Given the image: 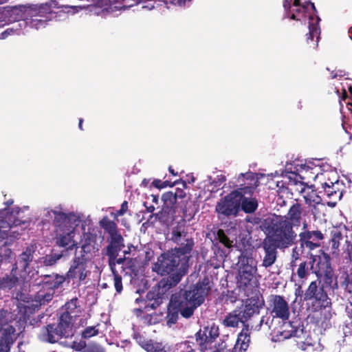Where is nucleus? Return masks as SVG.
<instances>
[{"mask_svg": "<svg viewBox=\"0 0 352 352\" xmlns=\"http://www.w3.org/2000/svg\"><path fill=\"white\" fill-rule=\"evenodd\" d=\"M180 261L179 256L175 253H167L162 254L154 264L153 271L161 275H168L166 278L161 280L158 284L153 287L146 295V300L136 298L135 303H144V307L135 309L137 315L151 309H155L162 302L165 297L166 292L173 286L177 285L184 275L183 271L178 268Z\"/></svg>", "mask_w": 352, "mask_h": 352, "instance_id": "nucleus-1", "label": "nucleus"}, {"mask_svg": "<svg viewBox=\"0 0 352 352\" xmlns=\"http://www.w3.org/2000/svg\"><path fill=\"white\" fill-rule=\"evenodd\" d=\"M65 278L58 274L45 275L42 280L41 288L36 291L35 295L25 294H17V305L23 316H29L39 307L49 302L53 298L54 290L65 281Z\"/></svg>", "mask_w": 352, "mask_h": 352, "instance_id": "nucleus-2", "label": "nucleus"}, {"mask_svg": "<svg viewBox=\"0 0 352 352\" xmlns=\"http://www.w3.org/2000/svg\"><path fill=\"white\" fill-rule=\"evenodd\" d=\"M261 227L266 234L265 241L279 249L292 245L296 238L292 225L285 217L269 216L264 219Z\"/></svg>", "mask_w": 352, "mask_h": 352, "instance_id": "nucleus-3", "label": "nucleus"}, {"mask_svg": "<svg viewBox=\"0 0 352 352\" xmlns=\"http://www.w3.org/2000/svg\"><path fill=\"white\" fill-rule=\"evenodd\" d=\"M283 6L286 10H289L290 19L298 21L308 19L307 42L310 47L316 48L320 38V29L318 25L320 18L314 5L307 1L301 3L300 0H285Z\"/></svg>", "mask_w": 352, "mask_h": 352, "instance_id": "nucleus-4", "label": "nucleus"}, {"mask_svg": "<svg viewBox=\"0 0 352 352\" xmlns=\"http://www.w3.org/2000/svg\"><path fill=\"white\" fill-rule=\"evenodd\" d=\"M96 235L89 230L84 232L82 238V250L80 256H76L67 273V278L83 282L89 273L87 264L98 248L96 246Z\"/></svg>", "mask_w": 352, "mask_h": 352, "instance_id": "nucleus-5", "label": "nucleus"}, {"mask_svg": "<svg viewBox=\"0 0 352 352\" xmlns=\"http://www.w3.org/2000/svg\"><path fill=\"white\" fill-rule=\"evenodd\" d=\"M54 3L43 4L41 6L31 5V8L37 10V13L28 16L25 21L19 22L14 27L7 29L3 34V38L12 34H19L21 31L28 32V28L39 30L44 28L48 21L52 19V11L51 7Z\"/></svg>", "mask_w": 352, "mask_h": 352, "instance_id": "nucleus-6", "label": "nucleus"}, {"mask_svg": "<svg viewBox=\"0 0 352 352\" xmlns=\"http://www.w3.org/2000/svg\"><path fill=\"white\" fill-rule=\"evenodd\" d=\"M210 289V281L208 278H204L193 288L185 292L178 305L182 316L186 318H190L194 310L204 302Z\"/></svg>", "mask_w": 352, "mask_h": 352, "instance_id": "nucleus-7", "label": "nucleus"}, {"mask_svg": "<svg viewBox=\"0 0 352 352\" xmlns=\"http://www.w3.org/2000/svg\"><path fill=\"white\" fill-rule=\"evenodd\" d=\"M72 316L69 312L63 314L57 326L54 324L43 327L38 335L41 341L54 343L63 337L68 338L74 334Z\"/></svg>", "mask_w": 352, "mask_h": 352, "instance_id": "nucleus-8", "label": "nucleus"}, {"mask_svg": "<svg viewBox=\"0 0 352 352\" xmlns=\"http://www.w3.org/2000/svg\"><path fill=\"white\" fill-rule=\"evenodd\" d=\"M298 173H295L296 181L298 178L306 180L313 179L318 181V183H322L325 179H331L333 182L337 179V173L331 169L328 165L321 166L320 162L317 161V164L314 162H308L305 164H300L296 167ZM327 184V183H324Z\"/></svg>", "mask_w": 352, "mask_h": 352, "instance_id": "nucleus-9", "label": "nucleus"}, {"mask_svg": "<svg viewBox=\"0 0 352 352\" xmlns=\"http://www.w3.org/2000/svg\"><path fill=\"white\" fill-rule=\"evenodd\" d=\"M281 175L289 179L290 184L293 186L292 190L300 194L305 202L310 207L316 208L321 203V198L314 189L313 186H308L304 182H297V175L294 172H282Z\"/></svg>", "mask_w": 352, "mask_h": 352, "instance_id": "nucleus-10", "label": "nucleus"}, {"mask_svg": "<svg viewBox=\"0 0 352 352\" xmlns=\"http://www.w3.org/2000/svg\"><path fill=\"white\" fill-rule=\"evenodd\" d=\"M243 190H248V193L250 194L252 192V188L250 186L239 188L231 192L217 203V212L226 216L236 214L240 208Z\"/></svg>", "mask_w": 352, "mask_h": 352, "instance_id": "nucleus-11", "label": "nucleus"}, {"mask_svg": "<svg viewBox=\"0 0 352 352\" xmlns=\"http://www.w3.org/2000/svg\"><path fill=\"white\" fill-rule=\"evenodd\" d=\"M14 319L12 313L0 310V352H8L16 338L15 329L10 324Z\"/></svg>", "mask_w": 352, "mask_h": 352, "instance_id": "nucleus-12", "label": "nucleus"}, {"mask_svg": "<svg viewBox=\"0 0 352 352\" xmlns=\"http://www.w3.org/2000/svg\"><path fill=\"white\" fill-rule=\"evenodd\" d=\"M77 219L74 222H69L68 223H63L58 224L56 228L57 235V243L62 247L72 248L76 245V242L74 240L75 229L80 221L81 216L77 213L76 214Z\"/></svg>", "mask_w": 352, "mask_h": 352, "instance_id": "nucleus-13", "label": "nucleus"}, {"mask_svg": "<svg viewBox=\"0 0 352 352\" xmlns=\"http://www.w3.org/2000/svg\"><path fill=\"white\" fill-rule=\"evenodd\" d=\"M273 319L270 316H264L261 318L259 323L254 327L253 326L245 324L241 332L238 336L236 342L232 349V352H245L249 346L250 342V332L252 329L258 331L261 325L264 323L269 329H271Z\"/></svg>", "mask_w": 352, "mask_h": 352, "instance_id": "nucleus-14", "label": "nucleus"}, {"mask_svg": "<svg viewBox=\"0 0 352 352\" xmlns=\"http://www.w3.org/2000/svg\"><path fill=\"white\" fill-rule=\"evenodd\" d=\"M219 336L217 327L205 328L196 334V340L201 352H219L213 344L214 340Z\"/></svg>", "mask_w": 352, "mask_h": 352, "instance_id": "nucleus-15", "label": "nucleus"}, {"mask_svg": "<svg viewBox=\"0 0 352 352\" xmlns=\"http://www.w3.org/2000/svg\"><path fill=\"white\" fill-rule=\"evenodd\" d=\"M37 10L31 8V5H19L12 7H6L4 10V15L8 21H25L28 16L36 14Z\"/></svg>", "mask_w": 352, "mask_h": 352, "instance_id": "nucleus-16", "label": "nucleus"}, {"mask_svg": "<svg viewBox=\"0 0 352 352\" xmlns=\"http://www.w3.org/2000/svg\"><path fill=\"white\" fill-rule=\"evenodd\" d=\"M269 310L272 318H278L283 320L289 317V308L287 301L280 296L272 297Z\"/></svg>", "mask_w": 352, "mask_h": 352, "instance_id": "nucleus-17", "label": "nucleus"}, {"mask_svg": "<svg viewBox=\"0 0 352 352\" xmlns=\"http://www.w3.org/2000/svg\"><path fill=\"white\" fill-rule=\"evenodd\" d=\"M307 213V210L300 204L297 203L290 207L287 215L285 217L291 223L292 226H300L302 223L304 229H305L307 226L305 220Z\"/></svg>", "mask_w": 352, "mask_h": 352, "instance_id": "nucleus-18", "label": "nucleus"}, {"mask_svg": "<svg viewBox=\"0 0 352 352\" xmlns=\"http://www.w3.org/2000/svg\"><path fill=\"white\" fill-rule=\"evenodd\" d=\"M77 213H69L65 214L60 210L54 209H45L44 216L47 219H54V223L56 228L58 227V224H62L64 222L68 223L69 222H74L77 217L76 214Z\"/></svg>", "mask_w": 352, "mask_h": 352, "instance_id": "nucleus-19", "label": "nucleus"}, {"mask_svg": "<svg viewBox=\"0 0 352 352\" xmlns=\"http://www.w3.org/2000/svg\"><path fill=\"white\" fill-rule=\"evenodd\" d=\"M21 279H25V274L19 272L17 267H13L10 274L0 279V288L11 289L15 287Z\"/></svg>", "mask_w": 352, "mask_h": 352, "instance_id": "nucleus-20", "label": "nucleus"}, {"mask_svg": "<svg viewBox=\"0 0 352 352\" xmlns=\"http://www.w3.org/2000/svg\"><path fill=\"white\" fill-rule=\"evenodd\" d=\"M256 272V267L250 264L247 261L246 263H243L241 261V265L239 269V283L241 285L247 286L254 277Z\"/></svg>", "mask_w": 352, "mask_h": 352, "instance_id": "nucleus-21", "label": "nucleus"}, {"mask_svg": "<svg viewBox=\"0 0 352 352\" xmlns=\"http://www.w3.org/2000/svg\"><path fill=\"white\" fill-rule=\"evenodd\" d=\"M122 236L120 235H116L114 239H112L111 243L107 247V254L109 257V265L112 271H113V267H115L116 258L122 246Z\"/></svg>", "mask_w": 352, "mask_h": 352, "instance_id": "nucleus-22", "label": "nucleus"}, {"mask_svg": "<svg viewBox=\"0 0 352 352\" xmlns=\"http://www.w3.org/2000/svg\"><path fill=\"white\" fill-rule=\"evenodd\" d=\"M36 248L34 245L28 246L25 250L20 255L19 261L14 267L16 266L18 270L19 267H20L21 269L20 272L25 274L29 263L32 261L33 254L35 252Z\"/></svg>", "mask_w": 352, "mask_h": 352, "instance_id": "nucleus-23", "label": "nucleus"}, {"mask_svg": "<svg viewBox=\"0 0 352 352\" xmlns=\"http://www.w3.org/2000/svg\"><path fill=\"white\" fill-rule=\"evenodd\" d=\"M134 338L147 352H167V350L161 343L155 342L152 340H145V339L139 334H135Z\"/></svg>", "mask_w": 352, "mask_h": 352, "instance_id": "nucleus-24", "label": "nucleus"}, {"mask_svg": "<svg viewBox=\"0 0 352 352\" xmlns=\"http://www.w3.org/2000/svg\"><path fill=\"white\" fill-rule=\"evenodd\" d=\"M263 248L265 251V256L263 257L262 265L265 267L272 266L276 260V249L272 243L264 240Z\"/></svg>", "mask_w": 352, "mask_h": 352, "instance_id": "nucleus-25", "label": "nucleus"}, {"mask_svg": "<svg viewBox=\"0 0 352 352\" xmlns=\"http://www.w3.org/2000/svg\"><path fill=\"white\" fill-rule=\"evenodd\" d=\"M323 183H327V184H324L322 183L319 184L321 185L322 188H323L324 192L329 197H338L339 199L341 197V192L337 188L339 185L338 175L336 181L333 182L331 179H325V180H323Z\"/></svg>", "mask_w": 352, "mask_h": 352, "instance_id": "nucleus-26", "label": "nucleus"}, {"mask_svg": "<svg viewBox=\"0 0 352 352\" xmlns=\"http://www.w3.org/2000/svg\"><path fill=\"white\" fill-rule=\"evenodd\" d=\"M252 191H254V188L252 186ZM253 192H252L250 194L248 193V190H243V198L241 201V205L242 210L247 212V213H251L253 212L257 208V201L252 198H250Z\"/></svg>", "mask_w": 352, "mask_h": 352, "instance_id": "nucleus-27", "label": "nucleus"}, {"mask_svg": "<svg viewBox=\"0 0 352 352\" xmlns=\"http://www.w3.org/2000/svg\"><path fill=\"white\" fill-rule=\"evenodd\" d=\"M107 327V323H98L95 326L87 327L82 332V337L85 339H89L100 333L104 334Z\"/></svg>", "mask_w": 352, "mask_h": 352, "instance_id": "nucleus-28", "label": "nucleus"}, {"mask_svg": "<svg viewBox=\"0 0 352 352\" xmlns=\"http://www.w3.org/2000/svg\"><path fill=\"white\" fill-rule=\"evenodd\" d=\"M242 312L240 310H234L230 313L223 320V324L227 327H235L240 322H244Z\"/></svg>", "mask_w": 352, "mask_h": 352, "instance_id": "nucleus-29", "label": "nucleus"}, {"mask_svg": "<svg viewBox=\"0 0 352 352\" xmlns=\"http://www.w3.org/2000/svg\"><path fill=\"white\" fill-rule=\"evenodd\" d=\"M226 180V176L221 174L217 175L214 178H212L211 176H208L207 180L205 182H208V190L211 192H215L218 190V189L223 185Z\"/></svg>", "mask_w": 352, "mask_h": 352, "instance_id": "nucleus-30", "label": "nucleus"}, {"mask_svg": "<svg viewBox=\"0 0 352 352\" xmlns=\"http://www.w3.org/2000/svg\"><path fill=\"white\" fill-rule=\"evenodd\" d=\"M259 306L256 305L254 300H250V302L246 304L242 312V316L244 320H247L248 318L252 316L254 314L258 312Z\"/></svg>", "mask_w": 352, "mask_h": 352, "instance_id": "nucleus-31", "label": "nucleus"}, {"mask_svg": "<svg viewBox=\"0 0 352 352\" xmlns=\"http://www.w3.org/2000/svg\"><path fill=\"white\" fill-rule=\"evenodd\" d=\"M100 225L111 234V239H114L116 235H118L116 223L110 221L107 217H104L100 221Z\"/></svg>", "mask_w": 352, "mask_h": 352, "instance_id": "nucleus-32", "label": "nucleus"}, {"mask_svg": "<svg viewBox=\"0 0 352 352\" xmlns=\"http://www.w3.org/2000/svg\"><path fill=\"white\" fill-rule=\"evenodd\" d=\"M300 239H310L311 241H320L323 239V234L320 231H305L299 234Z\"/></svg>", "mask_w": 352, "mask_h": 352, "instance_id": "nucleus-33", "label": "nucleus"}, {"mask_svg": "<svg viewBox=\"0 0 352 352\" xmlns=\"http://www.w3.org/2000/svg\"><path fill=\"white\" fill-rule=\"evenodd\" d=\"M243 178H245L248 180L254 182V184H252V183L248 184V186H252L254 188L253 185L255 186L258 185L257 184L258 177H257V175L254 173L248 172L245 173H241L238 177V182H240L241 180H242ZM246 187H248V186Z\"/></svg>", "mask_w": 352, "mask_h": 352, "instance_id": "nucleus-34", "label": "nucleus"}, {"mask_svg": "<svg viewBox=\"0 0 352 352\" xmlns=\"http://www.w3.org/2000/svg\"><path fill=\"white\" fill-rule=\"evenodd\" d=\"M317 290L318 287L315 281L311 282L305 294V299L309 300L313 298H318L316 296Z\"/></svg>", "mask_w": 352, "mask_h": 352, "instance_id": "nucleus-35", "label": "nucleus"}, {"mask_svg": "<svg viewBox=\"0 0 352 352\" xmlns=\"http://www.w3.org/2000/svg\"><path fill=\"white\" fill-rule=\"evenodd\" d=\"M166 207H172L176 201V196L171 192L164 193L162 197Z\"/></svg>", "mask_w": 352, "mask_h": 352, "instance_id": "nucleus-36", "label": "nucleus"}, {"mask_svg": "<svg viewBox=\"0 0 352 352\" xmlns=\"http://www.w3.org/2000/svg\"><path fill=\"white\" fill-rule=\"evenodd\" d=\"M217 239L219 242L221 243L227 248H230L232 246L233 241L230 240V239L226 235L223 230H219L217 234Z\"/></svg>", "mask_w": 352, "mask_h": 352, "instance_id": "nucleus-37", "label": "nucleus"}, {"mask_svg": "<svg viewBox=\"0 0 352 352\" xmlns=\"http://www.w3.org/2000/svg\"><path fill=\"white\" fill-rule=\"evenodd\" d=\"M18 224H19V221L15 219L12 214L7 215L5 221H0L1 228L11 227L12 225L17 226Z\"/></svg>", "mask_w": 352, "mask_h": 352, "instance_id": "nucleus-38", "label": "nucleus"}, {"mask_svg": "<svg viewBox=\"0 0 352 352\" xmlns=\"http://www.w3.org/2000/svg\"><path fill=\"white\" fill-rule=\"evenodd\" d=\"M60 257V254L47 255L42 258V262L46 266H51L54 265Z\"/></svg>", "mask_w": 352, "mask_h": 352, "instance_id": "nucleus-39", "label": "nucleus"}, {"mask_svg": "<svg viewBox=\"0 0 352 352\" xmlns=\"http://www.w3.org/2000/svg\"><path fill=\"white\" fill-rule=\"evenodd\" d=\"M177 350L179 352H194L193 343L184 342L177 345Z\"/></svg>", "mask_w": 352, "mask_h": 352, "instance_id": "nucleus-40", "label": "nucleus"}, {"mask_svg": "<svg viewBox=\"0 0 352 352\" xmlns=\"http://www.w3.org/2000/svg\"><path fill=\"white\" fill-rule=\"evenodd\" d=\"M311 267L315 272L320 271L321 267L320 266V256L317 255H311Z\"/></svg>", "mask_w": 352, "mask_h": 352, "instance_id": "nucleus-41", "label": "nucleus"}, {"mask_svg": "<svg viewBox=\"0 0 352 352\" xmlns=\"http://www.w3.org/2000/svg\"><path fill=\"white\" fill-rule=\"evenodd\" d=\"M84 352H105V349L99 344L91 343L87 346Z\"/></svg>", "mask_w": 352, "mask_h": 352, "instance_id": "nucleus-42", "label": "nucleus"}, {"mask_svg": "<svg viewBox=\"0 0 352 352\" xmlns=\"http://www.w3.org/2000/svg\"><path fill=\"white\" fill-rule=\"evenodd\" d=\"M302 244L310 250H314L320 246L319 241H311L310 239H300Z\"/></svg>", "mask_w": 352, "mask_h": 352, "instance_id": "nucleus-43", "label": "nucleus"}, {"mask_svg": "<svg viewBox=\"0 0 352 352\" xmlns=\"http://www.w3.org/2000/svg\"><path fill=\"white\" fill-rule=\"evenodd\" d=\"M128 209V204L126 201H124L120 210H117L115 212H111V216H113L115 219H117L118 217L123 215Z\"/></svg>", "mask_w": 352, "mask_h": 352, "instance_id": "nucleus-44", "label": "nucleus"}, {"mask_svg": "<svg viewBox=\"0 0 352 352\" xmlns=\"http://www.w3.org/2000/svg\"><path fill=\"white\" fill-rule=\"evenodd\" d=\"M114 274V286L118 292H121L122 289V278L121 277L117 274L115 272V270L113 269V271H112Z\"/></svg>", "mask_w": 352, "mask_h": 352, "instance_id": "nucleus-45", "label": "nucleus"}, {"mask_svg": "<svg viewBox=\"0 0 352 352\" xmlns=\"http://www.w3.org/2000/svg\"><path fill=\"white\" fill-rule=\"evenodd\" d=\"M71 346L76 351L84 352L87 346H86V343L84 340H80L78 342H73Z\"/></svg>", "mask_w": 352, "mask_h": 352, "instance_id": "nucleus-46", "label": "nucleus"}, {"mask_svg": "<svg viewBox=\"0 0 352 352\" xmlns=\"http://www.w3.org/2000/svg\"><path fill=\"white\" fill-rule=\"evenodd\" d=\"M193 241L191 239H187L185 247L179 248V252L182 254H186L190 252L193 246Z\"/></svg>", "mask_w": 352, "mask_h": 352, "instance_id": "nucleus-47", "label": "nucleus"}, {"mask_svg": "<svg viewBox=\"0 0 352 352\" xmlns=\"http://www.w3.org/2000/svg\"><path fill=\"white\" fill-rule=\"evenodd\" d=\"M297 274H298V276L301 278L305 277V276L307 274L306 263L305 262H303L300 264L298 269L297 270Z\"/></svg>", "mask_w": 352, "mask_h": 352, "instance_id": "nucleus-48", "label": "nucleus"}, {"mask_svg": "<svg viewBox=\"0 0 352 352\" xmlns=\"http://www.w3.org/2000/svg\"><path fill=\"white\" fill-rule=\"evenodd\" d=\"M339 240H340V236H335L332 239H331V248L333 250V254H336V251L338 250V248H339V245H340V242H339Z\"/></svg>", "mask_w": 352, "mask_h": 352, "instance_id": "nucleus-49", "label": "nucleus"}, {"mask_svg": "<svg viewBox=\"0 0 352 352\" xmlns=\"http://www.w3.org/2000/svg\"><path fill=\"white\" fill-rule=\"evenodd\" d=\"M123 1V8H129L134 5H136L139 3V0H122Z\"/></svg>", "mask_w": 352, "mask_h": 352, "instance_id": "nucleus-50", "label": "nucleus"}, {"mask_svg": "<svg viewBox=\"0 0 352 352\" xmlns=\"http://www.w3.org/2000/svg\"><path fill=\"white\" fill-rule=\"evenodd\" d=\"M65 8L71 9V10L67 11L68 12H71L73 14H74V13L78 12L80 10H82V9H84L85 8V6L74 5V6H67Z\"/></svg>", "mask_w": 352, "mask_h": 352, "instance_id": "nucleus-51", "label": "nucleus"}, {"mask_svg": "<svg viewBox=\"0 0 352 352\" xmlns=\"http://www.w3.org/2000/svg\"><path fill=\"white\" fill-rule=\"evenodd\" d=\"M77 299L74 298L71 300L69 302L66 304V307L67 310L72 311L74 308L76 307Z\"/></svg>", "mask_w": 352, "mask_h": 352, "instance_id": "nucleus-52", "label": "nucleus"}, {"mask_svg": "<svg viewBox=\"0 0 352 352\" xmlns=\"http://www.w3.org/2000/svg\"><path fill=\"white\" fill-rule=\"evenodd\" d=\"M182 236V233L181 232L176 231V230L173 231V239L175 242L180 243Z\"/></svg>", "mask_w": 352, "mask_h": 352, "instance_id": "nucleus-53", "label": "nucleus"}, {"mask_svg": "<svg viewBox=\"0 0 352 352\" xmlns=\"http://www.w3.org/2000/svg\"><path fill=\"white\" fill-rule=\"evenodd\" d=\"M191 0H174V3L175 5L183 6L185 5L186 2L190 1Z\"/></svg>", "mask_w": 352, "mask_h": 352, "instance_id": "nucleus-54", "label": "nucleus"}, {"mask_svg": "<svg viewBox=\"0 0 352 352\" xmlns=\"http://www.w3.org/2000/svg\"><path fill=\"white\" fill-rule=\"evenodd\" d=\"M176 321V316L173 315H168V323H175Z\"/></svg>", "mask_w": 352, "mask_h": 352, "instance_id": "nucleus-55", "label": "nucleus"}, {"mask_svg": "<svg viewBox=\"0 0 352 352\" xmlns=\"http://www.w3.org/2000/svg\"><path fill=\"white\" fill-rule=\"evenodd\" d=\"M161 182L160 180H155L153 181V184L155 186V187H157V188H162V186H160V183Z\"/></svg>", "mask_w": 352, "mask_h": 352, "instance_id": "nucleus-56", "label": "nucleus"}, {"mask_svg": "<svg viewBox=\"0 0 352 352\" xmlns=\"http://www.w3.org/2000/svg\"><path fill=\"white\" fill-rule=\"evenodd\" d=\"M123 261H124L123 258H118V259L116 258V260H115V265L116 263L121 264L123 262Z\"/></svg>", "mask_w": 352, "mask_h": 352, "instance_id": "nucleus-57", "label": "nucleus"}, {"mask_svg": "<svg viewBox=\"0 0 352 352\" xmlns=\"http://www.w3.org/2000/svg\"><path fill=\"white\" fill-rule=\"evenodd\" d=\"M278 175H279L278 172L276 171L274 173H272L270 175H268L267 176L268 177H276V176H277Z\"/></svg>", "mask_w": 352, "mask_h": 352, "instance_id": "nucleus-58", "label": "nucleus"}, {"mask_svg": "<svg viewBox=\"0 0 352 352\" xmlns=\"http://www.w3.org/2000/svg\"><path fill=\"white\" fill-rule=\"evenodd\" d=\"M153 202L157 203L158 201V197L157 196H152Z\"/></svg>", "mask_w": 352, "mask_h": 352, "instance_id": "nucleus-59", "label": "nucleus"}, {"mask_svg": "<svg viewBox=\"0 0 352 352\" xmlns=\"http://www.w3.org/2000/svg\"><path fill=\"white\" fill-rule=\"evenodd\" d=\"M169 171H170V173H172L173 175H175H175H177V173H175L174 170H173V169H172V168H171V167H169Z\"/></svg>", "mask_w": 352, "mask_h": 352, "instance_id": "nucleus-60", "label": "nucleus"}, {"mask_svg": "<svg viewBox=\"0 0 352 352\" xmlns=\"http://www.w3.org/2000/svg\"><path fill=\"white\" fill-rule=\"evenodd\" d=\"M349 36H350L351 39L352 40V28H351L349 30Z\"/></svg>", "mask_w": 352, "mask_h": 352, "instance_id": "nucleus-61", "label": "nucleus"}, {"mask_svg": "<svg viewBox=\"0 0 352 352\" xmlns=\"http://www.w3.org/2000/svg\"><path fill=\"white\" fill-rule=\"evenodd\" d=\"M155 208L153 206H150L148 209L149 212H153Z\"/></svg>", "mask_w": 352, "mask_h": 352, "instance_id": "nucleus-62", "label": "nucleus"}, {"mask_svg": "<svg viewBox=\"0 0 352 352\" xmlns=\"http://www.w3.org/2000/svg\"><path fill=\"white\" fill-rule=\"evenodd\" d=\"M82 119H80V120H79V128H80V129H82Z\"/></svg>", "mask_w": 352, "mask_h": 352, "instance_id": "nucleus-63", "label": "nucleus"}, {"mask_svg": "<svg viewBox=\"0 0 352 352\" xmlns=\"http://www.w3.org/2000/svg\"><path fill=\"white\" fill-rule=\"evenodd\" d=\"M12 203H13V201L10 199V200H9V201H8L6 202V204H8V205H11V204H12Z\"/></svg>", "mask_w": 352, "mask_h": 352, "instance_id": "nucleus-64", "label": "nucleus"}]
</instances>
